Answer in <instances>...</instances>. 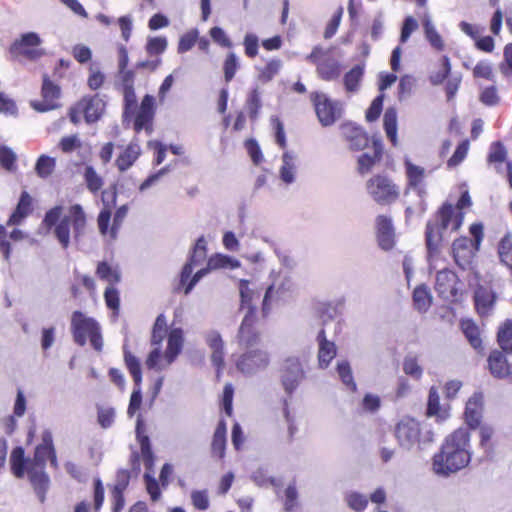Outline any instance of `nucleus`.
Wrapping results in <instances>:
<instances>
[{"mask_svg":"<svg viewBox=\"0 0 512 512\" xmlns=\"http://www.w3.org/2000/svg\"><path fill=\"white\" fill-rule=\"evenodd\" d=\"M394 436L400 448L410 451L414 447L425 449L434 441V432L427 425L421 424L411 417L402 418L395 426Z\"/></svg>","mask_w":512,"mask_h":512,"instance_id":"nucleus-3","label":"nucleus"},{"mask_svg":"<svg viewBox=\"0 0 512 512\" xmlns=\"http://www.w3.org/2000/svg\"><path fill=\"white\" fill-rule=\"evenodd\" d=\"M413 302L415 308L420 312H426L432 302V296L426 285H418L413 291Z\"/></svg>","mask_w":512,"mask_h":512,"instance_id":"nucleus-35","label":"nucleus"},{"mask_svg":"<svg viewBox=\"0 0 512 512\" xmlns=\"http://www.w3.org/2000/svg\"><path fill=\"white\" fill-rule=\"evenodd\" d=\"M63 206L56 205L47 210L42 219V225L48 230L54 228V235L63 249L70 245V226L73 230L75 242H79L85 232L86 215L80 204H73L69 208V215L61 218Z\"/></svg>","mask_w":512,"mask_h":512,"instance_id":"nucleus-2","label":"nucleus"},{"mask_svg":"<svg viewBox=\"0 0 512 512\" xmlns=\"http://www.w3.org/2000/svg\"><path fill=\"white\" fill-rule=\"evenodd\" d=\"M376 235L379 247L389 251L394 247V226L391 217L378 215L376 218Z\"/></svg>","mask_w":512,"mask_h":512,"instance_id":"nucleus-18","label":"nucleus"},{"mask_svg":"<svg viewBox=\"0 0 512 512\" xmlns=\"http://www.w3.org/2000/svg\"><path fill=\"white\" fill-rule=\"evenodd\" d=\"M153 119L152 115H148L147 113L137 112L134 119V130L136 133H139L142 130H145L147 134L152 133L153 131Z\"/></svg>","mask_w":512,"mask_h":512,"instance_id":"nucleus-59","label":"nucleus"},{"mask_svg":"<svg viewBox=\"0 0 512 512\" xmlns=\"http://www.w3.org/2000/svg\"><path fill=\"white\" fill-rule=\"evenodd\" d=\"M316 72L324 81H334L341 75V63L333 58H327L316 65Z\"/></svg>","mask_w":512,"mask_h":512,"instance_id":"nucleus-28","label":"nucleus"},{"mask_svg":"<svg viewBox=\"0 0 512 512\" xmlns=\"http://www.w3.org/2000/svg\"><path fill=\"white\" fill-rule=\"evenodd\" d=\"M383 128L387 138L393 146L398 143L397 139V110L395 107H388L383 116Z\"/></svg>","mask_w":512,"mask_h":512,"instance_id":"nucleus-33","label":"nucleus"},{"mask_svg":"<svg viewBox=\"0 0 512 512\" xmlns=\"http://www.w3.org/2000/svg\"><path fill=\"white\" fill-rule=\"evenodd\" d=\"M507 158V150L501 141L491 144L487 160L489 163H502Z\"/></svg>","mask_w":512,"mask_h":512,"instance_id":"nucleus-58","label":"nucleus"},{"mask_svg":"<svg viewBox=\"0 0 512 512\" xmlns=\"http://www.w3.org/2000/svg\"><path fill=\"white\" fill-rule=\"evenodd\" d=\"M209 265L210 268H213V270L221 269V268H229V269H236L240 267V261L236 258L217 253L215 255H212L209 259Z\"/></svg>","mask_w":512,"mask_h":512,"instance_id":"nucleus-40","label":"nucleus"},{"mask_svg":"<svg viewBox=\"0 0 512 512\" xmlns=\"http://www.w3.org/2000/svg\"><path fill=\"white\" fill-rule=\"evenodd\" d=\"M167 332V321L163 313L156 317L152 328L151 344L160 346Z\"/></svg>","mask_w":512,"mask_h":512,"instance_id":"nucleus-42","label":"nucleus"},{"mask_svg":"<svg viewBox=\"0 0 512 512\" xmlns=\"http://www.w3.org/2000/svg\"><path fill=\"white\" fill-rule=\"evenodd\" d=\"M367 191L379 205L385 206L395 202L399 197V187L385 175H375L367 181Z\"/></svg>","mask_w":512,"mask_h":512,"instance_id":"nucleus-6","label":"nucleus"},{"mask_svg":"<svg viewBox=\"0 0 512 512\" xmlns=\"http://www.w3.org/2000/svg\"><path fill=\"white\" fill-rule=\"evenodd\" d=\"M384 97H385L384 94L380 93L371 102L370 106L366 110V115H365L366 120L368 122H374L380 117L381 112L383 110Z\"/></svg>","mask_w":512,"mask_h":512,"instance_id":"nucleus-60","label":"nucleus"},{"mask_svg":"<svg viewBox=\"0 0 512 512\" xmlns=\"http://www.w3.org/2000/svg\"><path fill=\"white\" fill-rule=\"evenodd\" d=\"M84 179L88 190L92 193L98 192L103 185V179L97 174L93 166L85 167Z\"/></svg>","mask_w":512,"mask_h":512,"instance_id":"nucleus-49","label":"nucleus"},{"mask_svg":"<svg viewBox=\"0 0 512 512\" xmlns=\"http://www.w3.org/2000/svg\"><path fill=\"white\" fill-rule=\"evenodd\" d=\"M144 482L146 484V490L150 495L152 501H157L161 497V489L157 479L149 472L144 473Z\"/></svg>","mask_w":512,"mask_h":512,"instance_id":"nucleus-62","label":"nucleus"},{"mask_svg":"<svg viewBox=\"0 0 512 512\" xmlns=\"http://www.w3.org/2000/svg\"><path fill=\"white\" fill-rule=\"evenodd\" d=\"M236 368L245 376H254L270 364V354L262 349H247L236 360Z\"/></svg>","mask_w":512,"mask_h":512,"instance_id":"nucleus-8","label":"nucleus"},{"mask_svg":"<svg viewBox=\"0 0 512 512\" xmlns=\"http://www.w3.org/2000/svg\"><path fill=\"white\" fill-rule=\"evenodd\" d=\"M504 353L503 351L495 349L490 352L487 358L488 369L494 378L504 379L509 376L510 365Z\"/></svg>","mask_w":512,"mask_h":512,"instance_id":"nucleus-22","label":"nucleus"},{"mask_svg":"<svg viewBox=\"0 0 512 512\" xmlns=\"http://www.w3.org/2000/svg\"><path fill=\"white\" fill-rule=\"evenodd\" d=\"M207 256V242L202 235L198 237L192 247L186 263L181 269V282L188 279L194 270V267L201 264Z\"/></svg>","mask_w":512,"mask_h":512,"instance_id":"nucleus-15","label":"nucleus"},{"mask_svg":"<svg viewBox=\"0 0 512 512\" xmlns=\"http://www.w3.org/2000/svg\"><path fill=\"white\" fill-rule=\"evenodd\" d=\"M96 275L99 277V279L107 281L111 284H116L121 280L120 273L113 269L106 261H101L98 263L96 268Z\"/></svg>","mask_w":512,"mask_h":512,"instance_id":"nucleus-43","label":"nucleus"},{"mask_svg":"<svg viewBox=\"0 0 512 512\" xmlns=\"http://www.w3.org/2000/svg\"><path fill=\"white\" fill-rule=\"evenodd\" d=\"M279 178L286 185H291L296 180L295 154L293 151H285L282 155V165L279 169Z\"/></svg>","mask_w":512,"mask_h":512,"instance_id":"nucleus-27","label":"nucleus"},{"mask_svg":"<svg viewBox=\"0 0 512 512\" xmlns=\"http://www.w3.org/2000/svg\"><path fill=\"white\" fill-rule=\"evenodd\" d=\"M33 211V199L31 195L23 190L18 199L17 205L11 213L7 225H19Z\"/></svg>","mask_w":512,"mask_h":512,"instance_id":"nucleus-21","label":"nucleus"},{"mask_svg":"<svg viewBox=\"0 0 512 512\" xmlns=\"http://www.w3.org/2000/svg\"><path fill=\"white\" fill-rule=\"evenodd\" d=\"M336 371L341 382L346 386V388L351 392H355L357 390V385L354 381L350 363L347 360L338 361Z\"/></svg>","mask_w":512,"mask_h":512,"instance_id":"nucleus-37","label":"nucleus"},{"mask_svg":"<svg viewBox=\"0 0 512 512\" xmlns=\"http://www.w3.org/2000/svg\"><path fill=\"white\" fill-rule=\"evenodd\" d=\"M493 433L494 430L491 426H479L480 447L484 450V455L482 457L488 458L490 452L492 451L491 438L493 436Z\"/></svg>","mask_w":512,"mask_h":512,"instance_id":"nucleus-55","label":"nucleus"},{"mask_svg":"<svg viewBox=\"0 0 512 512\" xmlns=\"http://www.w3.org/2000/svg\"><path fill=\"white\" fill-rule=\"evenodd\" d=\"M498 254L501 263L506 266H511L512 262V237L509 235L504 236L498 245Z\"/></svg>","mask_w":512,"mask_h":512,"instance_id":"nucleus-51","label":"nucleus"},{"mask_svg":"<svg viewBox=\"0 0 512 512\" xmlns=\"http://www.w3.org/2000/svg\"><path fill=\"white\" fill-rule=\"evenodd\" d=\"M261 95L262 93L259 87L256 86L250 90L245 101V109L247 110L249 119L253 123L258 120L263 106Z\"/></svg>","mask_w":512,"mask_h":512,"instance_id":"nucleus-31","label":"nucleus"},{"mask_svg":"<svg viewBox=\"0 0 512 512\" xmlns=\"http://www.w3.org/2000/svg\"><path fill=\"white\" fill-rule=\"evenodd\" d=\"M191 501H192L193 506L197 510H200V511L207 510L210 505L208 491L206 489L192 491Z\"/></svg>","mask_w":512,"mask_h":512,"instance_id":"nucleus-63","label":"nucleus"},{"mask_svg":"<svg viewBox=\"0 0 512 512\" xmlns=\"http://www.w3.org/2000/svg\"><path fill=\"white\" fill-rule=\"evenodd\" d=\"M42 43L43 40L38 33H22L11 43L8 52L12 59L21 56L30 62H36L47 54L46 50L40 47Z\"/></svg>","mask_w":512,"mask_h":512,"instance_id":"nucleus-5","label":"nucleus"},{"mask_svg":"<svg viewBox=\"0 0 512 512\" xmlns=\"http://www.w3.org/2000/svg\"><path fill=\"white\" fill-rule=\"evenodd\" d=\"M124 362L133 378L135 386H141L142 382V369L140 360L130 352L127 345L123 346Z\"/></svg>","mask_w":512,"mask_h":512,"instance_id":"nucleus-34","label":"nucleus"},{"mask_svg":"<svg viewBox=\"0 0 512 512\" xmlns=\"http://www.w3.org/2000/svg\"><path fill=\"white\" fill-rule=\"evenodd\" d=\"M27 474L39 501L44 503L50 485L49 475L45 469L31 466L28 468Z\"/></svg>","mask_w":512,"mask_h":512,"instance_id":"nucleus-20","label":"nucleus"},{"mask_svg":"<svg viewBox=\"0 0 512 512\" xmlns=\"http://www.w3.org/2000/svg\"><path fill=\"white\" fill-rule=\"evenodd\" d=\"M346 502L352 510L362 512L368 505V498L359 492L353 491L346 495Z\"/></svg>","mask_w":512,"mask_h":512,"instance_id":"nucleus-56","label":"nucleus"},{"mask_svg":"<svg viewBox=\"0 0 512 512\" xmlns=\"http://www.w3.org/2000/svg\"><path fill=\"white\" fill-rule=\"evenodd\" d=\"M209 34L212 40L221 47L231 48L233 46L232 41L227 36L223 28L214 26L210 29Z\"/></svg>","mask_w":512,"mask_h":512,"instance_id":"nucleus-64","label":"nucleus"},{"mask_svg":"<svg viewBox=\"0 0 512 512\" xmlns=\"http://www.w3.org/2000/svg\"><path fill=\"white\" fill-rule=\"evenodd\" d=\"M140 156V147L136 143H130L126 149L117 157L116 166L119 171L128 170Z\"/></svg>","mask_w":512,"mask_h":512,"instance_id":"nucleus-32","label":"nucleus"},{"mask_svg":"<svg viewBox=\"0 0 512 512\" xmlns=\"http://www.w3.org/2000/svg\"><path fill=\"white\" fill-rule=\"evenodd\" d=\"M84 119L87 124H92L99 121L105 111L106 103L99 94L93 96H85L79 102Z\"/></svg>","mask_w":512,"mask_h":512,"instance_id":"nucleus-17","label":"nucleus"},{"mask_svg":"<svg viewBox=\"0 0 512 512\" xmlns=\"http://www.w3.org/2000/svg\"><path fill=\"white\" fill-rule=\"evenodd\" d=\"M469 150V140H462L457 146L453 155L447 160V167L454 168L466 158Z\"/></svg>","mask_w":512,"mask_h":512,"instance_id":"nucleus-50","label":"nucleus"},{"mask_svg":"<svg viewBox=\"0 0 512 512\" xmlns=\"http://www.w3.org/2000/svg\"><path fill=\"white\" fill-rule=\"evenodd\" d=\"M470 433L459 428L446 438L439 453L433 457V469L437 475L449 476L466 467L471 461Z\"/></svg>","mask_w":512,"mask_h":512,"instance_id":"nucleus-1","label":"nucleus"},{"mask_svg":"<svg viewBox=\"0 0 512 512\" xmlns=\"http://www.w3.org/2000/svg\"><path fill=\"white\" fill-rule=\"evenodd\" d=\"M104 300L108 309L113 312L114 320L117 319L120 310V295L115 287H107L104 291Z\"/></svg>","mask_w":512,"mask_h":512,"instance_id":"nucleus-46","label":"nucleus"},{"mask_svg":"<svg viewBox=\"0 0 512 512\" xmlns=\"http://www.w3.org/2000/svg\"><path fill=\"white\" fill-rule=\"evenodd\" d=\"M461 328L470 345L476 350L481 349L482 339L478 326L472 320H467L461 323Z\"/></svg>","mask_w":512,"mask_h":512,"instance_id":"nucleus-38","label":"nucleus"},{"mask_svg":"<svg viewBox=\"0 0 512 512\" xmlns=\"http://www.w3.org/2000/svg\"><path fill=\"white\" fill-rule=\"evenodd\" d=\"M100 325L92 317L86 316L82 311L76 310L71 316V332L74 342L79 346H84L87 337Z\"/></svg>","mask_w":512,"mask_h":512,"instance_id":"nucleus-13","label":"nucleus"},{"mask_svg":"<svg viewBox=\"0 0 512 512\" xmlns=\"http://www.w3.org/2000/svg\"><path fill=\"white\" fill-rule=\"evenodd\" d=\"M315 112L320 124L323 127L333 125L342 116V103L332 100L326 94L321 92H313L311 94Z\"/></svg>","mask_w":512,"mask_h":512,"instance_id":"nucleus-7","label":"nucleus"},{"mask_svg":"<svg viewBox=\"0 0 512 512\" xmlns=\"http://www.w3.org/2000/svg\"><path fill=\"white\" fill-rule=\"evenodd\" d=\"M199 38V31L197 28H193L183 34L178 42L177 46V52L179 54H184L188 51H190L194 45L197 43V40Z\"/></svg>","mask_w":512,"mask_h":512,"instance_id":"nucleus-47","label":"nucleus"},{"mask_svg":"<svg viewBox=\"0 0 512 512\" xmlns=\"http://www.w3.org/2000/svg\"><path fill=\"white\" fill-rule=\"evenodd\" d=\"M304 378L305 372L299 358H286L281 375V383L287 395L292 396Z\"/></svg>","mask_w":512,"mask_h":512,"instance_id":"nucleus-12","label":"nucleus"},{"mask_svg":"<svg viewBox=\"0 0 512 512\" xmlns=\"http://www.w3.org/2000/svg\"><path fill=\"white\" fill-rule=\"evenodd\" d=\"M41 95V101L35 100L31 102V106L35 111L44 113L57 109L60 106L56 100L61 96V88L47 74L43 75Z\"/></svg>","mask_w":512,"mask_h":512,"instance_id":"nucleus-11","label":"nucleus"},{"mask_svg":"<svg viewBox=\"0 0 512 512\" xmlns=\"http://www.w3.org/2000/svg\"><path fill=\"white\" fill-rule=\"evenodd\" d=\"M282 62L280 59L270 60L259 73V80L263 83L270 82L280 71Z\"/></svg>","mask_w":512,"mask_h":512,"instance_id":"nucleus-54","label":"nucleus"},{"mask_svg":"<svg viewBox=\"0 0 512 512\" xmlns=\"http://www.w3.org/2000/svg\"><path fill=\"white\" fill-rule=\"evenodd\" d=\"M473 300L479 316L487 317L494 309L497 295L491 288L478 285L474 290Z\"/></svg>","mask_w":512,"mask_h":512,"instance_id":"nucleus-16","label":"nucleus"},{"mask_svg":"<svg viewBox=\"0 0 512 512\" xmlns=\"http://www.w3.org/2000/svg\"><path fill=\"white\" fill-rule=\"evenodd\" d=\"M365 63L354 65L343 76V84L347 92L355 93L359 90L360 83L364 77Z\"/></svg>","mask_w":512,"mask_h":512,"instance_id":"nucleus-30","label":"nucleus"},{"mask_svg":"<svg viewBox=\"0 0 512 512\" xmlns=\"http://www.w3.org/2000/svg\"><path fill=\"white\" fill-rule=\"evenodd\" d=\"M454 216L453 205L444 202L436 213V220H429L425 228V245L427 249V259L430 261L440 253V247L443 240V233L448 229Z\"/></svg>","mask_w":512,"mask_h":512,"instance_id":"nucleus-4","label":"nucleus"},{"mask_svg":"<svg viewBox=\"0 0 512 512\" xmlns=\"http://www.w3.org/2000/svg\"><path fill=\"white\" fill-rule=\"evenodd\" d=\"M482 405L483 394L481 392L473 393L466 403L464 411L465 421L468 427L472 430H475L480 426L482 419Z\"/></svg>","mask_w":512,"mask_h":512,"instance_id":"nucleus-19","label":"nucleus"},{"mask_svg":"<svg viewBox=\"0 0 512 512\" xmlns=\"http://www.w3.org/2000/svg\"><path fill=\"white\" fill-rule=\"evenodd\" d=\"M403 371L406 375L415 380H420L423 375V369L418 364L417 358L414 356H406L403 360Z\"/></svg>","mask_w":512,"mask_h":512,"instance_id":"nucleus-52","label":"nucleus"},{"mask_svg":"<svg viewBox=\"0 0 512 512\" xmlns=\"http://www.w3.org/2000/svg\"><path fill=\"white\" fill-rule=\"evenodd\" d=\"M372 148L373 155L369 153H363L358 158V170L361 174L369 172L374 164L380 161L382 158L383 144L380 139H373Z\"/></svg>","mask_w":512,"mask_h":512,"instance_id":"nucleus-26","label":"nucleus"},{"mask_svg":"<svg viewBox=\"0 0 512 512\" xmlns=\"http://www.w3.org/2000/svg\"><path fill=\"white\" fill-rule=\"evenodd\" d=\"M497 342L505 353H512V320L506 319L497 332Z\"/></svg>","mask_w":512,"mask_h":512,"instance_id":"nucleus-36","label":"nucleus"},{"mask_svg":"<svg viewBox=\"0 0 512 512\" xmlns=\"http://www.w3.org/2000/svg\"><path fill=\"white\" fill-rule=\"evenodd\" d=\"M404 167L407 177L408 188H411L414 191H416L421 202L425 204V197L427 195L425 185H423L425 169L421 166L412 163L409 158H405Z\"/></svg>","mask_w":512,"mask_h":512,"instance_id":"nucleus-14","label":"nucleus"},{"mask_svg":"<svg viewBox=\"0 0 512 512\" xmlns=\"http://www.w3.org/2000/svg\"><path fill=\"white\" fill-rule=\"evenodd\" d=\"M239 68V60L234 52H230L223 64L224 78L227 83L232 81Z\"/></svg>","mask_w":512,"mask_h":512,"instance_id":"nucleus-57","label":"nucleus"},{"mask_svg":"<svg viewBox=\"0 0 512 512\" xmlns=\"http://www.w3.org/2000/svg\"><path fill=\"white\" fill-rule=\"evenodd\" d=\"M55 158L48 155H41L35 164V172L40 178L49 177L55 169Z\"/></svg>","mask_w":512,"mask_h":512,"instance_id":"nucleus-44","label":"nucleus"},{"mask_svg":"<svg viewBox=\"0 0 512 512\" xmlns=\"http://www.w3.org/2000/svg\"><path fill=\"white\" fill-rule=\"evenodd\" d=\"M249 280L241 279L239 282L240 310L250 311L254 309V317H257V306L253 303L254 299H259L260 293L249 287Z\"/></svg>","mask_w":512,"mask_h":512,"instance_id":"nucleus-29","label":"nucleus"},{"mask_svg":"<svg viewBox=\"0 0 512 512\" xmlns=\"http://www.w3.org/2000/svg\"><path fill=\"white\" fill-rule=\"evenodd\" d=\"M31 460L25 457V450L22 446H16L12 449L10 455V468L13 475L17 478H23L28 473Z\"/></svg>","mask_w":512,"mask_h":512,"instance_id":"nucleus-25","label":"nucleus"},{"mask_svg":"<svg viewBox=\"0 0 512 512\" xmlns=\"http://www.w3.org/2000/svg\"><path fill=\"white\" fill-rule=\"evenodd\" d=\"M123 91V121L128 120L134 115L137 107V97L135 89H125Z\"/></svg>","mask_w":512,"mask_h":512,"instance_id":"nucleus-45","label":"nucleus"},{"mask_svg":"<svg viewBox=\"0 0 512 512\" xmlns=\"http://www.w3.org/2000/svg\"><path fill=\"white\" fill-rule=\"evenodd\" d=\"M341 130L349 140L351 149L358 151L368 146V134L360 126L343 124Z\"/></svg>","mask_w":512,"mask_h":512,"instance_id":"nucleus-24","label":"nucleus"},{"mask_svg":"<svg viewBox=\"0 0 512 512\" xmlns=\"http://www.w3.org/2000/svg\"><path fill=\"white\" fill-rule=\"evenodd\" d=\"M257 317L254 309L246 311L236 334V342L241 349H252L260 342V332L256 328Z\"/></svg>","mask_w":512,"mask_h":512,"instance_id":"nucleus-10","label":"nucleus"},{"mask_svg":"<svg viewBox=\"0 0 512 512\" xmlns=\"http://www.w3.org/2000/svg\"><path fill=\"white\" fill-rule=\"evenodd\" d=\"M136 439L140 445L141 452L152 450L150 437L145 434V426L142 415H138L135 428Z\"/></svg>","mask_w":512,"mask_h":512,"instance_id":"nucleus-53","label":"nucleus"},{"mask_svg":"<svg viewBox=\"0 0 512 512\" xmlns=\"http://www.w3.org/2000/svg\"><path fill=\"white\" fill-rule=\"evenodd\" d=\"M17 156L15 152L6 145L0 146V165L8 171H13Z\"/></svg>","mask_w":512,"mask_h":512,"instance_id":"nucleus-61","label":"nucleus"},{"mask_svg":"<svg viewBox=\"0 0 512 512\" xmlns=\"http://www.w3.org/2000/svg\"><path fill=\"white\" fill-rule=\"evenodd\" d=\"M184 335L182 328H172L167 338V348L164 354L168 364H172L182 352Z\"/></svg>","mask_w":512,"mask_h":512,"instance_id":"nucleus-23","label":"nucleus"},{"mask_svg":"<svg viewBox=\"0 0 512 512\" xmlns=\"http://www.w3.org/2000/svg\"><path fill=\"white\" fill-rule=\"evenodd\" d=\"M337 354V347L334 342H325L319 346L318 362L322 369L327 368Z\"/></svg>","mask_w":512,"mask_h":512,"instance_id":"nucleus-41","label":"nucleus"},{"mask_svg":"<svg viewBox=\"0 0 512 512\" xmlns=\"http://www.w3.org/2000/svg\"><path fill=\"white\" fill-rule=\"evenodd\" d=\"M423 28L425 37L430 45L437 51H442L444 49V42L428 16L423 20Z\"/></svg>","mask_w":512,"mask_h":512,"instance_id":"nucleus-39","label":"nucleus"},{"mask_svg":"<svg viewBox=\"0 0 512 512\" xmlns=\"http://www.w3.org/2000/svg\"><path fill=\"white\" fill-rule=\"evenodd\" d=\"M460 280L457 274L444 268L436 273L435 291L438 296L448 302H456L459 296V288L457 285Z\"/></svg>","mask_w":512,"mask_h":512,"instance_id":"nucleus-9","label":"nucleus"},{"mask_svg":"<svg viewBox=\"0 0 512 512\" xmlns=\"http://www.w3.org/2000/svg\"><path fill=\"white\" fill-rule=\"evenodd\" d=\"M168 46V41L165 36L149 37L146 42V52L153 55H160L165 52Z\"/></svg>","mask_w":512,"mask_h":512,"instance_id":"nucleus-48","label":"nucleus"}]
</instances>
